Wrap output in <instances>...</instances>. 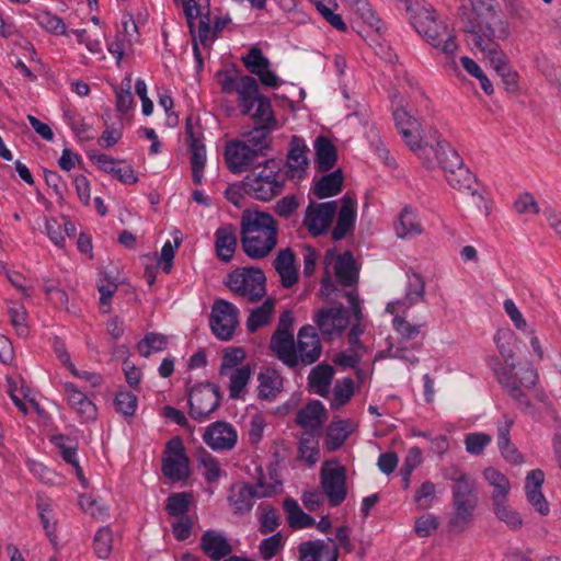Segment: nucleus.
Returning <instances> with one entry per match:
<instances>
[{
	"label": "nucleus",
	"instance_id": "nucleus-1",
	"mask_svg": "<svg viewBox=\"0 0 561 561\" xmlns=\"http://www.w3.org/2000/svg\"><path fill=\"white\" fill-rule=\"evenodd\" d=\"M485 10V13L480 12L472 2L470 7L462 4L459 8V16L463 31L469 34V41L490 59L492 67L502 78L504 89L508 92H516L518 76L512 70L506 56L493 39L496 33L506 36V26L496 19L491 4H488Z\"/></svg>",
	"mask_w": 561,
	"mask_h": 561
},
{
	"label": "nucleus",
	"instance_id": "nucleus-2",
	"mask_svg": "<svg viewBox=\"0 0 561 561\" xmlns=\"http://www.w3.org/2000/svg\"><path fill=\"white\" fill-rule=\"evenodd\" d=\"M497 350L504 363L495 360L491 367L504 391L516 402L518 408L528 411L533 409L526 391L536 387L537 370L531 364L514 363L517 339L510 330L497 331L494 336Z\"/></svg>",
	"mask_w": 561,
	"mask_h": 561
},
{
	"label": "nucleus",
	"instance_id": "nucleus-3",
	"mask_svg": "<svg viewBox=\"0 0 561 561\" xmlns=\"http://www.w3.org/2000/svg\"><path fill=\"white\" fill-rule=\"evenodd\" d=\"M410 20L415 31L434 48L440 50L447 58V66L457 70L454 59L458 50L454 30L444 21H437L435 10L425 3L414 2L407 7Z\"/></svg>",
	"mask_w": 561,
	"mask_h": 561
},
{
	"label": "nucleus",
	"instance_id": "nucleus-4",
	"mask_svg": "<svg viewBox=\"0 0 561 561\" xmlns=\"http://www.w3.org/2000/svg\"><path fill=\"white\" fill-rule=\"evenodd\" d=\"M278 224L265 211L244 210L241 216V245L244 253L259 260L267 256L277 244Z\"/></svg>",
	"mask_w": 561,
	"mask_h": 561
},
{
	"label": "nucleus",
	"instance_id": "nucleus-5",
	"mask_svg": "<svg viewBox=\"0 0 561 561\" xmlns=\"http://www.w3.org/2000/svg\"><path fill=\"white\" fill-rule=\"evenodd\" d=\"M446 480L451 481L453 503L455 514L450 519V528L454 531H462L471 520L477 506L476 480L456 466H448L443 470Z\"/></svg>",
	"mask_w": 561,
	"mask_h": 561
},
{
	"label": "nucleus",
	"instance_id": "nucleus-6",
	"mask_svg": "<svg viewBox=\"0 0 561 561\" xmlns=\"http://www.w3.org/2000/svg\"><path fill=\"white\" fill-rule=\"evenodd\" d=\"M280 163L275 159H264L259 167L244 178L247 195L268 202L279 195L284 181L279 179Z\"/></svg>",
	"mask_w": 561,
	"mask_h": 561
},
{
	"label": "nucleus",
	"instance_id": "nucleus-7",
	"mask_svg": "<svg viewBox=\"0 0 561 561\" xmlns=\"http://www.w3.org/2000/svg\"><path fill=\"white\" fill-rule=\"evenodd\" d=\"M288 350L290 357L278 359L289 368H296L299 364L309 366L318 362L322 354V344L316 328L310 324L300 328L297 341L291 340V346Z\"/></svg>",
	"mask_w": 561,
	"mask_h": 561
},
{
	"label": "nucleus",
	"instance_id": "nucleus-8",
	"mask_svg": "<svg viewBox=\"0 0 561 561\" xmlns=\"http://www.w3.org/2000/svg\"><path fill=\"white\" fill-rule=\"evenodd\" d=\"M396 128L401 135L404 144L411 151L423 160V164L427 169L434 168V162L425 156L427 140L421 135V124L411 116L404 108L398 107L392 112Z\"/></svg>",
	"mask_w": 561,
	"mask_h": 561
},
{
	"label": "nucleus",
	"instance_id": "nucleus-9",
	"mask_svg": "<svg viewBox=\"0 0 561 561\" xmlns=\"http://www.w3.org/2000/svg\"><path fill=\"white\" fill-rule=\"evenodd\" d=\"M265 282V275L260 268L248 267L230 273L226 285L234 294L255 302L266 294Z\"/></svg>",
	"mask_w": 561,
	"mask_h": 561
},
{
	"label": "nucleus",
	"instance_id": "nucleus-10",
	"mask_svg": "<svg viewBox=\"0 0 561 561\" xmlns=\"http://www.w3.org/2000/svg\"><path fill=\"white\" fill-rule=\"evenodd\" d=\"M448 167L454 168L453 171L445 173L448 184L460 193L470 195L473 205L480 209L484 197L479 192L476 176L465 167L460 156L453 153Z\"/></svg>",
	"mask_w": 561,
	"mask_h": 561
},
{
	"label": "nucleus",
	"instance_id": "nucleus-11",
	"mask_svg": "<svg viewBox=\"0 0 561 561\" xmlns=\"http://www.w3.org/2000/svg\"><path fill=\"white\" fill-rule=\"evenodd\" d=\"M220 389L215 383H203L191 389L188 394L190 415L203 422L220 405Z\"/></svg>",
	"mask_w": 561,
	"mask_h": 561
},
{
	"label": "nucleus",
	"instance_id": "nucleus-12",
	"mask_svg": "<svg viewBox=\"0 0 561 561\" xmlns=\"http://www.w3.org/2000/svg\"><path fill=\"white\" fill-rule=\"evenodd\" d=\"M264 159L266 158L261 154V150H254L241 140L234 139L226 145L225 161L229 171L234 174L252 171Z\"/></svg>",
	"mask_w": 561,
	"mask_h": 561
},
{
	"label": "nucleus",
	"instance_id": "nucleus-13",
	"mask_svg": "<svg viewBox=\"0 0 561 561\" xmlns=\"http://www.w3.org/2000/svg\"><path fill=\"white\" fill-rule=\"evenodd\" d=\"M238 308L225 300H215L210 313V328L213 333L222 341L232 339L238 325Z\"/></svg>",
	"mask_w": 561,
	"mask_h": 561
},
{
	"label": "nucleus",
	"instance_id": "nucleus-14",
	"mask_svg": "<svg viewBox=\"0 0 561 561\" xmlns=\"http://www.w3.org/2000/svg\"><path fill=\"white\" fill-rule=\"evenodd\" d=\"M323 339L332 341L342 335L350 324L347 310L339 305L336 307L318 309L313 316Z\"/></svg>",
	"mask_w": 561,
	"mask_h": 561
},
{
	"label": "nucleus",
	"instance_id": "nucleus-15",
	"mask_svg": "<svg viewBox=\"0 0 561 561\" xmlns=\"http://www.w3.org/2000/svg\"><path fill=\"white\" fill-rule=\"evenodd\" d=\"M336 211L337 202L335 201L320 204L311 202L306 209L304 225L312 236H321L328 231Z\"/></svg>",
	"mask_w": 561,
	"mask_h": 561
},
{
	"label": "nucleus",
	"instance_id": "nucleus-16",
	"mask_svg": "<svg viewBox=\"0 0 561 561\" xmlns=\"http://www.w3.org/2000/svg\"><path fill=\"white\" fill-rule=\"evenodd\" d=\"M321 486L331 506L340 505L346 497L345 469L341 466L323 468Z\"/></svg>",
	"mask_w": 561,
	"mask_h": 561
},
{
	"label": "nucleus",
	"instance_id": "nucleus-17",
	"mask_svg": "<svg viewBox=\"0 0 561 561\" xmlns=\"http://www.w3.org/2000/svg\"><path fill=\"white\" fill-rule=\"evenodd\" d=\"M294 316L290 310L284 311L278 320L277 328L273 333L270 341V348L277 356V358L290 357L289 347L291 346V340H294L293 333Z\"/></svg>",
	"mask_w": 561,
	"mask_h": 561
},
{
	"label": "nucleus",
	"instance_id": "nucleus-18",
	"mask_svg": "<svg viewBox=\"0 0 561 561\" xmlns=\"http://www.w3.org/2000/svg\"><path fill=\"white\" fill-rule=\"evenodd\" d=\"M237 438L234 427L225 421L214 422L203 435L205 444L213 450H230L236 446Z\"/></svg>",
	"mask_w": 561,
	"mask_h": 561
},
{
	"label": "nucleus",
	"instance_id": "nucleus-19",
	"mask_svg": "<svg viewBox=\"0 0 561 561\" xmlns=\"http://www.w3.org/2000/svg\"><path fill=\"white\" fill-rule=\"evenodd\" d=\"M335 260L334 274L339 283L344 287H353L358 282V270L351 252L335 255L332 250L325 254L324 262L330 264L331 260Z\"/></svg>",
	"mask_w": 561,
	"mask_h": 561
},
{
	"label": "nucleus",
	"instance_id": "nucleus-20",
	"mask_svg": "<svg viewBox=\"0 0 561 561\" xmlns=\"http://www.w3.org/2000/svg\"><path fill=\"white\" fill-rule=\"evenodd\" d=\"M356 198L345 194L341 198V208L337 211L336 224L331 231L332 239L340 241L351 233L355 228L356 221Z\"/></svg>",
	"mask_w": 561,
	"mask_h": 561
},
{
	"label": "nucleus",
	"instance_id": "nucleus-21",
	"mask_svg": "<svg viewBox=\"0 0 561 561\" xmlns=\"http://www.w3.org/2000/svg\"><path fill=\"white\" fill-rule=\"evenodd\" d=\"M199 546L213 561L227 559L233 550L225 534L214 529H208L202 535Z\"/></svg>",
	"mask_w": 561,
	"mask_h": 561
},
{
	"label": "nucleus",
	"instance_id": "nucleus-22",
	"mask_svg": "<svg viewBox=\"0 0 561 561\" xmlns=\"http://www.w3.org/2000/svg\"><path fill=\"white\" fill-rule=\"evenodd\" d=\"M545 481V473L540 469L531 470L527 473L525 491L529 504L542 516L550 512L549 503L541 492Z\"/></svg>",
	"mask_w": 561,
	"mask_h": 561
},
{
	"label": "nucleus",
	"instance_id": "nucleus-23",
	"mask_svg": "<svg viewBox=\"0 0 561 561\" xmlns=\"http://www.w3.org/2000/svg\"><path fill=\"white\" fill-rule=\"evenodd\" d=\"M259 488H262V484L253 486L247 483H240L231 486L228 501L233 506L236 513L244 514L250 512L253 507L254 499L267 495L266 492L260 493Z\"/></svg>",
	"mask_w": 561,
	"mask_h": 561
},
{
	"label": "nucleus",
	"instance_id": "nucleus-24",
	"mask_svg": "<svg viewBox=\"0 0 561 561\" xmlns=\"http://www.w3.org/2000/svg\"><path fill=\"white\" fill-rule=\"evenodd\" d=\"M64 389L69 407L77 412L83 422L95 420L96 407L85 393L79 390L72 382H65Z\"/></svg>",
	"mask_w": 561,
	"mask_h": 561
},
{
	"label": "nucleus",
	"instance_id": "nucleus-25",
	"mask_svg": "<svg viewBox=\"0 0 561 561\" xmlns=\"http://www.w3.org/2000/svg\"><path fill=\"white\" fill-rule=\"evenodd\" d=\"M393 228L396 236L400 239H411L423 233L417 213L410 205L402 208Z\"/></svg>",
	"mask_w": 561,
	"mask_h": 561
},
{
	"label": "nucleus",
	"instance_id": "nucleus-26",
	"mask_svg": "<svg viewBox=\"0 0 561 561\" xmlns=\"http://www.w3.org/2000/svg\"><path fill=\"white\" fill-rule=\"evenodd\" d=\"M89 157L101 170L111 173L122 183L136 184L138 182V176L131 167H116L115 159L104 153H90Z\"/></svg>",
	"mask_w": 561,
	"mask_h": 561
},
{
	"label": "nucleus",
	"instance_id": "nucleus-27",
	"mask_svg": "<svg viewBox=\"0 0 561 561\" xmlns=\"http://www.w3.org/2000/svg\"><path fill=\"white\" fill-rule=\"evenodd\" d=\"M295 254L290 249L280 250L273 265L280 277L283 287L290 288L298 282Z\"/></svg>",
	"mask_w": 561,
	"mask_h": 561
},
{
	"label": "nucleus",
	"instance_id": "nucleus-28",
	"mask_svg": "<svg viewBox=\"0 0 561 561\" xmlns=\"http://www.w3.org/2000/svg\"><path fill=\"white\" fill-rule=\"evenodd\" d=\"M327 416V410L322 402L314 400L297 413L296 422L302 428L312 432L323 425Z\"/></svg>",
	"mask_w": 561,
	"mask_h": 561
},
{
	"label": "nucleus",
	"instance_id": "nucleus-29",
	"mask_svg": "<svg viewBox=\"0 0 561 561\" xmlns=\"http://www.w3.org/2000/svg\"><path fill=\"white\" fill-rule=\"evenodd\" d=\"M215 249L220 261L228 263L231 261L237 249L236 228L232 225L220 227L215 232Z\"/></svg>",
	"mask_w": 561,
	"mask_h": 561
},
{
	"label": "nucleus",
	"instance_id": "nucleus-30",
	"mask_svg": "<svg viewBox=\"0 0 561 561\" xmlns=\"http://www.w3.org/2000/svg\"><path fill=\"white\" fill-rule=\"evenodd\" d=\"M276 129L270 125L255 124L252 128L244 129L241 133L242 142H247L254 150H261V154L266 158L267 150L271 148V133Z\"/></svg>",
	"mask_w": 561,
	"mask_h": 561
},
{
	"label": "nucleus",
	"instance_id": "nucleus-31",
	"mask_svg": "<svg viewBox=\"0 0 561 561\" xmlns=\"http://www.w3.org/2000/svg\"><path fill=\"white\" fill-rule=\"evenodd\" d=\"M186 134L190 136V151L192 164V178L196 185L202 184L203 172L206 163V149L204 144L194 136L191 125L186 126Z\"/></svg>",
	"mask_w": 561,
	"mask_h": 561
},
{
	"label": "nucleus",
	"instance_id": "nucleus-32",
	"mask_svg": "<svg viewBox=\"0 0 561 561\" xmlns=\"http://www.w3.org/2000/svg\"><path fill=\"white\" fill-rule=\"evenodd\" d=\"M237 93L238 106L243 115H249L257 100L262 96L257 81L250 76L242 77L241 84H239Z\"/></svg>",
	"mask_w": 561,
	"mask_h": 561
},
{
	"label": "nucleus",
	"instance_id": "nucleus-33",
	"mask_svg": "<svg viewBox=\"0 0 561 561\" xmlns=\"http://www.w3.org/2000/svg\"><path fill=\"white\" fill-rule=\"evenodd\" d=\"M334 376V368L329 364L313 367L308 376V383L320 397H327Z\"/></svg>",
	"mask_w": 561,
	"mask_h": 561
},
{
	"label": "nucleus",
	"instance_id": "nucleus-34",
	"mask_svg": "<svg viewBox=\"0 0 561 561\" xmlns=\"http://www.w3.org/2000/svg\"><path fill=\"white\" fill-rule=\"evenodd\" d=\"M343 181L342 170L337 169L321 176L314 184L312 192L320 199L335 196L342 191Z\"/></svg>",
	"mask_w": 561,
	"mask_h": 561
},
{
	"label": "nucleus",
	"instance_id": "nucleus-35",
	"mask_svg": "<svg viewBox=\"0 0 561 561\" xmlns=\"http://www.w3.org/2000/svg\"><path fill=\"white\" fill-rule=\"evenodd\" d=\"M316 163L321 172L332 169L337 159L336 148L331 140L324 136H320L314 141Z\"/></svg>",
	"mask_w": 561,
	"mask_h": 561
},
{
	"label": "nucleus",
	"instance_id": "nucleus-36",
	"mask_svg": "<svg viewBox=\"0 0 561 561\" xmlns=\"http://www.w3.org/2000/svg\"><path fill=\"white\" fill-rule=\"evenodd\" d=\"M307 147L299 144L297 137L293 138L290 150L287 154V174L290 178L301 176L308 165Z\"/></svg>",
	"mask_w": 561,
	"mask_h": 561
},
{
	"label": "nucleus",
	"instance_id": "nucleus-37",
	"mask_svg": "<svg viewBox=\"0 0 561 561\" xmlns=\"http://www.w3.org/2000/svg\"><path fill=\"white\" fill-rule=\"evenodd\" d=\"M352 433V423L348 420L332 421L327 430L325 447L329 451H335Z\"/></svg>",
	"mask_w": 561,
	"mask_h": 561
},
{
	"label": "nucleus",
	"instance_id": "nucleus-38",
	"mask_svg": "<svg viewBox=\"0 0 561 561\" xmlns=\"http://www.w3.org/2000/svg\"><path fill=\"white\" fill-rule=\"evenodd\" d=\"M283 508L287 514L288 526L293 529L312 527L316 524L314 518L305 513L294 499H286L283 502Z\"/></svg>",
	"mask_w": 561,
	"mask_h": 561
},
{
	"label": "nucleus",
	"instance_id": "nucleus-39",
	"mask_svg": "<svg viewBox=\"0 0 561 561\" xmlns=\"http://www.w3.org/2000/svg\"><path fill=\"white\" fill-rule=\"evenodd\" d=\"M483 474L490 485L493 486L492 503L506 500L511 490L510 480L494 468H486Z\"/></svg>",
	"mask_w": 561,
	"mask_h": 561
},
{
	"label": "nucleus",
	"instance_id": "nucleus-40",
	"mask_svg": "<svg viewBox=\"0 0 561 561\" xmlns=\"http://www.w3.org/2000/svg\"><path fill=\"white\" fill-rule=\"evenodd\" d=\"M259 380V398L263 400H274L280 392L283 380L276 373H260Z\"/></svg>",
	"mask_w": 561,
	"mask_h": 561
},
{
	"label": "nucleus",
	"instance_id": "nucleus-41",
	"mask_svg": "<svg viewBox=\"0 0 561 561\" xmlns=\"http://www.w3.org/2000/svg\"><path fill=\"white\" fill-rule=\"evenodd\" d=\"M162 472L172 481H181L188 477L187 457H167L162 460Z\"/></svg>",
	"mask_w": 561,
	"mask_h": 561
},
{
	"label": "nucleus",
	"instance_id": "nucleus-42",
	"mask_svg": "<svg viewBox=\"0 0 561 561\" xmlns=\"http://www.w3.org/2000/svg\"><path fill=\"white\" fill-rule=\"evenodd\" d=\"M492 505L493 513L496 518L504 523L508 528L517 530L523 526V518L520 514L508 504L507 499L494 502Z\"/></svg>",
	"mask_w": 561,
	"mask_h": 561
},
{
	"label": "nucleus",
	"instance_id": "nucleus-43",
	"mask_svg": "<svg viewBox=\"0 0 561 561\" xmlns=\"http://www.w3.org/2000/svg\"><path fill=\"white\" fill-rule=\"evenodd\" d=\"M66 437L64 435H56L51 438V442L57 446L60 450V455L62 459L72 466L75 469L77 478L80 480L83 486L88 485V481L83 476L82 468L79 465V460L77 458V449L76 447L66 446L65 444Z\"/></svg>",
	"mask_w": 561,
	"mask_h": 561
},
{
	"label": "nucleus",
	"instance_id": "nucleus-44",
	"mask_svg": "<svg viewBox=\"0 0 561 561\" xmlns=\"http://www.w3.org/2000/svg\"><path fill=\"white\" fill-rule=\"evenodd\" d=\"M169 344V337L157 332L145 334L137 344V350L142 357L148 358L152 353L162 352Z\"/></svg>",
	"mask_w": 561,
	"mask_h": 561
},
{
	"label": "nucleus",
	"instance_id": "nucleus-45",
	"mask_svg": "<svg viewBox=\"0 0 561 561\" xmlns=\"http://www.w3.org/2000/svg\"><path fill=\"white\" fill-rule=\"evenodd\" d=\"M425 297V280L417 273L409 275L403 305L405 309H410L419 301H423Z\"/></svg>",
	"mask_w": 561,
	"mask_h": 561
},
{
	"label": "nucleus",
	"instance_id": "nucleus-46",
	"mask_svg": "<svg viewBox=\"0 0 561 561\" xmlns=\"http://www.w3.org/2000/svg\"><path fill=\"white\" fill-rule=\"evenodd\" d=\"M33 18L38 23V25H41L46 32L53 35H69L64 20L47 10H43L34 14Z\"/></svg>",
	"mask_w": 561,
	"mask_h": 561
},
{
	"label": "nucleus",
	"instance_id": "nucleus-47",
	"mask_svg": "<svg viewBox=\"0 0 561 561\" xmlns=\"http://www.w3.org/2000/svg\"><path fill=\"white\" fill-rule=\"evenodd\" d=\"M229 378V397L231 399H240L241 393L247 387L251 378V369L249 366L234 368L226 375Z\"/></svg>",
	"mask_w": 561,
	"mask_h": 561
},
{
	"label": "nucleus",
	"instance_id": "nucleus-48",
	"mask_svg": "<svg viewBox=\"0 0 561 561\" xmlns=\"http://www.w3.org/2000/svg\"><path fill=\"white\" fill-rule=\"evenodd\" d=\"M300 561H323V558L329 559L328 551L331 546L325 545L322 540L304 541L298 547Z\"/></svg>",
	"mask_w": 561,
	"mask_h": 561
},
{
	"label": "nucleus",
	"instance_id": "nucleus-49",
	"mask_svg": "<svg viewBox=\"0 0 561 561\" xmlns=\"http://www.w3.org/2000/svg\"><path fill=\"white\" fill-rule=\"evenodd\" d=\"M274 311V300L268 298L260 307L253 309L247 320L249 332H255L261 327L268 323Z\"/></svg>",
	"mask_w": 561,
	"mask_h": 561
},
{
	"label": "nucleus",
	"instance_id": "nucleus-50",
	"mask_svg": "<svg viewBox=\"0 0 561 561\" xmlns=\"http://www.w3.org/2000/svg\"><path fill=\"white\" fill-rule=\"evenodd\" d=\"M184 14L187 20L190 33L194 34L195 20L198 15H210V0H183Z\"/></svg>",
	"mask_w": 561,
	"mask_h": 561
},
{
	"label": "nucleus",
	"instance_id": "nucleus-51",
	"mask_svg": "<svg viewBox=\"0 0 561 561\" xmlns=\"http://www.w3.org/2000/svg\"><path fill=\"white\" fill-rule=\"evenodd\" d=\"M256 108L253 114V121L255 124L270 125L271 127L277 128L278 123L274 116L271 101L268 98L262 95L255 103Z\"/></svg>",
	"mask_w": 561,
	"mask_h": 561
},
{
	"label": "nucleus",
	"instance_id": "nucleus-52",
	"mask_svg": "<svg viewBox=\"0 0 561 561\" xmlns=\"http://www.w3.org/2000/svg\"><path fill=\"white\" fill-rule=\"evenodd\" d=\"M198 463L204 468V477L208 483H215L221 477L219 462L208 451L201 450L197 457Z\"/></svg>",
	"mask_w": 561,
	"mask_h": 561
},
{
	"label": "nucleus",
	"instance_id": "nucleus-53",
	"mask_svg": "<svg viewBox=\"0 0 561 561\" xmlns=\"http://www.w3.org/2000/svg\"><path fill=\"white\" fill-rule=\"evenodd\" d=\"M191 495L185 492L172 493L167 499L165 510L171 516H187L190 510Z\"/></svg>",
	"mask_w": 561,
	"mask_h": 561
},
{
	"label": "nucleus",
	"instance_id": "nucleus-54",
	"mask_svg": "<svg viewBox=\"0 0 561 561\" xmlns=\"http://www.w3.org/2000/svg\"><path fill=\"white\" fill-rule=\"evenodd\" d=\"M244 67L253 75L259 73V70L270 68V60L266 58L262 50L253 46L249 49L248 54L241 58Z\"/></svg>",
	"mask_w": 561,
	"mask_h": 561
},
{
	"label": "nucleus",
	"instance_id": "nucleus-55",
	"mask_svg": "<svg viewBox=\"0 0 561 561\" xmlns=\"http://www.w3.org/2000/svg\"><path fill=\"white\" fill-rule=\"evenodd\" d=\"M354 394V381L351 378H344L335 383L333 389L332 407L339 409L346 404Z\"/></svg>",
	"mask_w": 561,
	"mask_h": 561
},
{
	"label": "nucleus",
	"instance_id": "nucleus-56",
	"mask_svg": "<svg viewBox=\"0 0 561 561\" xmlns=\"http://www.w3.org/2000/svg\"><path fill=\"white\" fill-rule=\"evenodd\" d=\"M116 95V110L121 113L128 112L134 104V96L131 93V78L126 77L121 88H115Z\"/></svg>",
	"mask_w": 561,
	"mask_h": 561
},
{
	"label": "nucleus",
	"instance_id": "nucleus-57",
	"mask_svg": "<svg viewBox=\"0 0 561 561\" xmlns=\"http://www.w3.org/2000/svg\"><path fill=\"white\" fill-rule=\"evenodd\" d=\"M114 404L117 412L124 416L131 417L137 409V396L130 391H118L115 396Z\"/></svg>",
	"mask_w": 561,
	"mask_h": 561
},
{
	"label": "nucleus",
	"instance_id": "nucleus-58",
	"mask_svg": "<svg viewBox=\"0 0 561 561\" xmlns=\"http://www.w3.org/2000/svg\"><path fill=\"white\" fill-rule=\"evenodd\" d=\"M283 547L284 536L280 533H276L261 541L259 551L264 560H271L282 550Z\"/></svg>",
	"mask_w": 561,
	"mask_h": 561
},
{
	"label": "nucleus",
	"instance_id": "nucleus-59",
	"mask_svg": "<svg viewBox=\"0 0 561 561\" xmlns=\"http://www.w3.org/2000/svg\"><path fill=\"white\" fill-rule=\"evenodd\" d=\"M113 537L108 527H102L94 536V550L99 558L106 559L112 552Z\"/></svg>",
	"mask_w": 561,
	"mask_h": 561
},
{
	"label": "nucleus",
	"instance_id": "nucleus-60",
	"mask_svg": "<svg viewBox=\"0 0 561 561\" xmlns=\"http://www.w3.org/2000/svg\"><path fill=\"white\" fill-rule=\"evenodd\" d=\"M262 513L259 517L260 533L263 535L275 531L279 526V516L276 508L271 506L260 507Z\"/></svg>",
	"mask_w": 561,
	"mask_h": 561
},
{
	"label": "nucleus",
	"instance_id": "nucleus-61",
	"mask_svg": "<svg viewBox=\"0 0 561 561\" xmlns=\"http://www.w3.org/2000/svg\"><path fill=\"white\" fill-rule=\"evenodd\" d=\"M491 442L492 437L486 433H469L465 436L466 450L470 455H481Z\"/></svg>",
	"mask_w": 561,
	"mask_h": 561
},
{
	"label": "nucleus",
	"instance_id": "nucleus-62",
	"mask_svg": "<svg viewBox=\"0 0 561 561\" xmlns=\"http://www.w3.org/2000/svg\"><path fill=\"white\" fill-rule=\"evenodd\" d=\"M216 77L221 91L226 94H231L239 89L243 76L239 75L238 71L219 70Z\"/></svg>",
	"mask_w": 561,
	"mask_h": 561
},
{
	"label": "nucleus",
	"instance_id": "nucleus-63",
	"mask_svg": "<svg viewBox=\"0 0 561 561\" xmlns=\"http://www.w3.org/2000/svg\"><path fill=\"white\" fill-rule=\"evenodd\" d=\"M299 457L310 466L318 461L319 449L317 447V443L313 442L311 434H308V437H302L300 439Z\"/></svg>",
	"mask_w": 561,
	"mask_h": 561
},
{
	"label": "nucleus",
	"instance_id": "nucleus-64",
	"mask_svg": "<svg viewBox=\"0 0 561 561\" xmlns=\"http://www.w3.org/2000/svg\"><path fill=\"white\" fill-rule=\"evenodd\" d=\"M393 327L402 340L409 341L415 339L420 334L421 328L424 327V324H411L404 318L396 316L393 319Z\"/></svg>",
	"mask_w": 561,
	"mask_h": 561
}]
</instances>
